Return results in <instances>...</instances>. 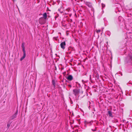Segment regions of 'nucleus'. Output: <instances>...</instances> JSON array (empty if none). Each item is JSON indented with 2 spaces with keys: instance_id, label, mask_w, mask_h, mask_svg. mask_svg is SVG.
I'll return each mask as SVG.
<instances>
[{
  "instance_id": "obj_8",
  "label": "nucleus",
  "mask_w": 132,
  "mask_h": 132,
  "mask_svg": "<svg viewBox=\"0 0 132 132\" xmlns=\"http://www.w3.org/2000/svg\"><path fill=\"white\" fill-rule=\"evenodd\" d=\"M43 16L44 17L45 20H46L47 18V15L46 13H45L43 15Z\"/></svg>"
},
{
  "instance_id": "obj_16",
  "label": "nucleus",
  "mask_w": 132,
  "mask_h": 132,
  "mask_svg": "<svg viewBox=\"0 0 132 132\" xmlns=\"http://www.w3.org/2000/svg\"><path fill=\"white\" fill-rule=\"evenodd\" d=\"M68 86L69 87H71V85H68Z\"/></svg>"
},
{
  "instance_id": "obj_10",
  "label": "nucleus",
  "mask_w": 132,
  "mask_h": 132,
  "mask_svg": "<svg viewBox=\"0 0 132 132\" xmlns=\"http://www.w3.org/2000/svg\"><path fill=\"white\" fill-rule=\"evenodd\" d=\"M24 45V44L23 43L22 44V51H25Z\"/></svg>"
},
{
  "instance_id": "obj_18",
  "label": "nucleus",
  "mask_w": 132,
  "mask_h": 132,
  "mask_svg": "<svg viewBox=\"0 0 132 132\" xmlns=\"http://www.w3.org/2000/svg\"><path fill=\"white\" fill-rule=\"evenodd\" d=\"M102 5L103 7L105 6V5L104 4H102Z\"/></svg>"
},
{
  "instance_id": "obj_13",
  "label": "nucleus",
  "mask_w": 132,
  "mask_h": 132,
  "mask_svg": "<svg viewBox=\"0 0 132 132\" xmlns=\"http://www.w3.org/2000/svg\"><path fill=\"white\" fill-rule=\"evenodd\" d=\"M62 26L63 27H65L66 26V24H64L63 22H62Z\"/></svg>"
},
{
  "instance_id": "obj_4",
  "label": "nucleus",
  "mask_w": 132,
  "mask_h": 132,
  "mask_svg": "<svg viewBox=\"0 0 132 132\" xmlns=\"http://www.w3.org/2000/svg\"><path fill=\"white\" fill-rule=\"evenodd\" d=\"M39 23L41 24H43L44 23L45 21L44 19L43 18H40L39 20Z\"/></svg>"
},
{
  "instance_id": "obj_17",
  "label": "nucleus",
  "mask_w": 132,
  "mask_h": 132,
  "mask_svg": "<svg viewBox=\"0 0 132 132\" xmlns=\"http://www.w3.org/2000/svg\"><path fill=\"white\" fill-rule=\"evenodd\" d=\"M92 130H93V131H95V130H96L95 129L94 130H93V129H92Z\"/></svg>"
},
{
  "instance_id": "obj_7",
  "label": "nucleus",
  "mask_w": 132,
  "mask_h": 132,
  "mask_svg": "<svg viewBox=\"0 0 132 132\" xmlns=\"http://www.w3.org/2000/svg\"><path fill=\"white\" fill-rule=\"evenodd\" d=\"M108 113L110 117H113L111 111H108Z\"/></svg>"
},
{
  "instance_id": "obj_12",
  "label": "nucleus",
  "mask_w": 132,
  "mask_h": 132,
  "mask_svg": "<svg viewBox=\"0 0 132 132\" xmlns=\"http://www.w3.org/2000/svg\"><path fill=\"white\" fill-rule=\"evenodd\" d=\"M129 58L130 59V61L132 60V56L131 55H129L128 56Z\"/></svg>"
},
{
  "instance_id": "obj_9",
  "label": "nucleus",
  "mask_w": 132,
  "mask_h": 132,
  "mask_svg": "<svg viewBox=\"0 0 132 132\" xmlns=\"http://www.w3.org/2000/svg\"><path fill=\"white\" fill-rule=\"evenodd\" d=\"M86 4L89 7H92L91 4L89 2H87L86 3Z\"/></svg>"
},
{
  "instance_id": "obj_3",
  "label": "nucleus",
  "mask_w": 132,
  "mask_h": 132,
  "mask_svg": "<svg viewBox=\"0 0 132 132\" xmlns=\"http://www.w3.org/2000/svg\"><path fill=\"white\" fill-rule=\"evenodd\" d=\"M66 45L65 42H62L60 44V46L62 48L64 49L65 48Z\"/></svg>"
},
{
  "instance_id": "obj_6",
  "label": "nucleus",
  "mask_w": 132,
  "mask_h": 132,
  "mask_svg": "<svg viewBox=\"0 0 132 132\" xmlns=\"http://www.w3.org/2000/svg\"><path fill=\"white\" fill-rule=\"evenodd\" d=\"M23 56L21 58L20 60H22L24 59L25 58L26 56V53H25V51H23Z\"/></svg>"
},
{
  "instance_id": "obj_11",
  "label": "nucleus",
  "mask_w": 132,
  "mask_h": 132,
  "mask_svg": "<svg viewBox=\"0 0 132 132\" xmlns=\"http://www.w3.org/2000/svg\"><path fill=\"white\" fill-rule=\"evenodd\" d=\"M52 82L53 85L54 86V87L55 85V80L53 79L52 80Z\"/></svg>"
},
{
  "instance_id": "obj_2",
  "label": "nucleus",
  "mask_w": 132,
  "mask_h": 132,
  "mask_svg": "<svg viewBox=\"0 0 132 132\" xmlns=\"http://www.w3.org/2000/svg\"><path fill=\"white\" fill-rule=\"evenodd\" d=\"M18 111H17L11 117V120H12L14 119L17 116L18 114Z\"/></svg>"
},
{
  "instance_id": "obj_15",
  "label": "nucleus",
  "mask_w": 132,
  "mask_h": 132,
  "mask_svg": "<svg viewBox=\"0 0 132 132\" xmlns=\"http://www.w3.org/2000/svg\"><path fill=\"white\" fill-rule=\"evenodd\" d=\"M10 125L9 124H7V127H8V128L9 127Z\"/></svg>"
},
{
  "instance_id": "obj_1",
  "label": "nucleus",
  "mask_w": 132,
  "mask_h": 132,
  "mask_svg": "<svg viewBox=\"0 0 132 132\" xmlns=\"http://www.w3.org/2000/svg\"><path fill=\"white\" fill-rule=\"evenodd\" d=\"M80 90L79 89L76 88L73 89V93L76 96H78L80 93Z\"/></svg>"
},
{
  "instance_id": "obj_14",
  "label": "nucleus",
  "mask_w": 132,
  "mask_h": 132,
  "mask_svg": "<svg viewBox=\"0 0 132 132\" xmlns=\"http://www.w3.org/2000/svg\"><path fill=\"white\" fill-rule=\"evenodd\" d=\"M101 31V30H97L96 32L97 33H98L100 32Z\"/></svg>"
},
{
  "instance_id": "obj_5",
  "label": "nucleus",
  "mask_w": 132,
  "mask_h": 132,
  "mask_svg": "<svg viewBox=\"0 0 132 132\" xmlns=\"http://www.w3.org/2000/svg\"><path fill=\"white\" fill-rule=\"evenodd\" d=\"M67 79L71 81L73 79V77L71 75H69L67 77Z\"/></svg>"
}]
</instances>
